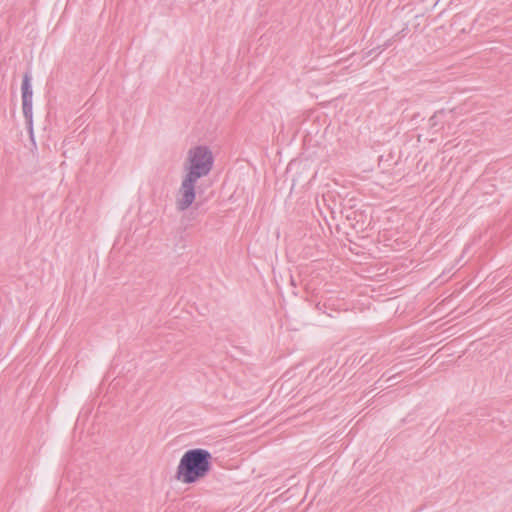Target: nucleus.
<instances>
[{"label":"nucleus","instance_id":"4","mask_svg":"<svg viewBox=\"0 0 512 512\" xmlns=\"http://www.w3.org/2000/svg\"><path fill=\"white\" fill-rule=\"evenodd\" d=\"M22 108L23 115L26 118L27 122L32 124V99H33V91L31 86V77L29 74H25L22 82Z\"/></svg>","mask_w":512,"mask_h":512},{"label":"nucleus","instance_id":"2","mask_svg":"<svg viewBox=\"0 0 512 512\" xmlns=\"http://www.w3.org/2000/svg\"><path fill=\"white\" fill-rule=\"evenodd\" d=\"M214 155L207 145H195L187 150L183 162V175L200 181L209 175L213 168Z\"/></svg>","mask_w":512,"mask_h":512},{"label":"nucleus","instance_id":"3","mask_svg":"<svg viewBox=\"0 0 512 512\" xmlns=\"http://www.w3.org/2000/svg\"><path fill=\"white\" fill-rule=\"evenodd\" d=\"M199 181L183 175L179 188L175 192V207L183 212L189 209L196 200Z\"/></svg>","mask_w":512,"mask_h":512},{"label":"nucleus","instance_id":"1","mask_svg":"<svg viewBox=\"0 0 512 512\" xmlns=\"http://www.w3.org/2000/svg\"><path fill=\"white\" fill-rule=\"evenodd\" d=\"M211 460L212 455L208 450L197 448L186 451L178 464L176 478L184 484L195 483L208 475Z\"/></svg>","mask_w":512,"mask_h":512}]
</instances>
